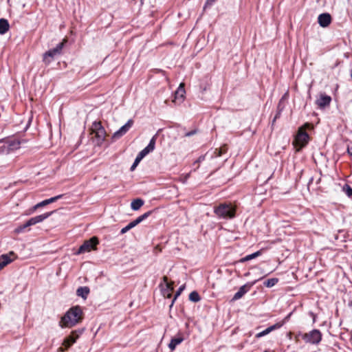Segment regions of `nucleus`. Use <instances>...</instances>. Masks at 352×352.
Listing matches in <instances>:
<instances>
[{
    "mask_svg": "<svg viewBox=\"0 0 352 352\" xmlns=\"http://www.w3.org/2000/svg\"><path fill=\"white\" fill-rule=\"evenodd\" d=\"M83 318V313L80 306L72 307L61 317L59 326L61 328H72L77 324L80 323Z\"/></svg>",
    "mask_w": 352,
    "mask_h": 352,
    "instance_id": "obj_1",
    "label": "nucleus"
},
{
    "mask_svg": "<svg viewBox=\"0 0 352 352\" xmlns=\"http://www.w3.org/2000/svg\"><path fill=\"white\" fill-rule=\"evenodd\" d=\"M214 212L219 219H231L235 217L236 207L232 203H221L214 208Z\"/></svg>",
    "mask_w": 352,
    "mask_h": 352,
    "instance_id": "obj_2",
    "label": "nucleus"
},
{
    "mask_svg": "<svg viewBox=\"0 0 352 352\" xmlns=\"http://www.w3.org/2000/svg\"><path fill=\"white\" fill-rule=\"evenodd\" d=\"M66 42L67 40L64 39L62 42L59 43L55 47L45 52L43 54L44 63L48 65L53 60L54 57L60 55Z\"/></svg>",
    "mask_w": 352,
    "mask_h": 352,
    "instance_id": "obj_3",
    "label": "nucleus"
},
{
    "mask_svg": "<svg viewBox=\"0 0 352 352\" xmlns=\"http://www.w3.org/2000/svg\"><path fill=\"white\" fill-rule=\"evenodd\" d=\"M98 239L96 236H93L89 240H86L79 247L78 250L74 253L75 255H80L86 252H89L93 250L96 249V246L98 244Z\"/></svg>",
    "mask_w": 352,
    "mask_h": 352,
    "instance_id": "obj_4",
    "label": "nucleus"
},
{
    "mask_svg": "<svg viewBox=\"0 0 352 352\" xmlns=\"http://www.w3.org/2000/svg\"><path fill=\"white\" fill-rule=\"evenodd\" d=\"M309 141V134L302 130L300 127L299 128L297 134L294 138V144L298 146V151L305 146Z\"/></svg>",
    "mask_w": 352,
    "mask_h": 352,
    "instance_id": "obj_5",
    "label": "nucleus"
},
{
    "mask_svg": "<svg viewBox=\"0 0 352 352\" xmlns=\"http://www.w3.org/2000/svg\"><path fill=\"white\" fill-rule=\"evenodd\" d=\"M303 340L311 344H318L322 340V333L318 329H313L302 336Z\"/></svg>",
    "mask_w": 352,
    "mask_h": 352,
    "instance_id": "obj_6",
    "label": "nucleus"
},
{
    "mask_svg": "<svg viewBox=\"0 0 352 352\" xmlns=\"http://www.w3.org/2000/svg\"><path fill=\"white\" fill-rule=\"evenodd\" d=\"M92 133L95 135L98 143H102L105 139L106 132L100 122L95 121L91 126Z\"/></svg>",
    "mask_w": 352,
    "mask_h": 352,
    "instance_id": "obj_7",
    "label": "nucleus"
},
{
    "mask_svg": "<svg viewBox=\"0 0 352 352\" xmlns=\"http://www.w3.org/2000/svg\"><path fill=\"white\" fill-rule=\"evenodd\" d=\"M84 329H78L74 331H72L69 336H67L63 342V345L65 348L69 349L72 345H73L76 340L78 339L80 336L83 333Z\"/></svg>",
    "mask_w": 352,
    "mask_h": 352,
    "instance_id": "obj_8",
    "label": "nucleus"
},
{
    "mask_svg": "<svg viewBox=\"0 0 352 352\" xmlns=\"http://www.w3.org/2000/svg\"><path fill=\"white\" fill-rule=\"evenodd\" d=\"M256 283V280L249 282L241 286L237 292H236L232 298V300H237L241 298L247 292H248L252 287Z\"/></svg>",
    "mask_w": 352,
    "mask_h": 352,
    "instance_id": "obj_9",
    "label": "nucleus"
},
{
    "mask_svg": "<svg viewBox=\"0 0 352 352\" xmlns=\"http://www.w3.org/2000/svg\"><path fill=\"white\" fill-rule=\"evenodd\" d=\"M133 124V120L132 119L129 120L125 124L121 126L118 131H116L113 133V138L115 139L120 138L129 131V129L132 127Z\"/></svg>",
    "mask_w": 352,
    "mask_h": 352,
    "instance_id": "obj_10",
    "label": "nucleus"
},
{
    "mask_svg": "<svg viewBox=\"0 0 352 352\" xmlns=\"http://www.w3.org/2000/svg\"><path fill=\"white\" fill-rule=\"evenodd\" d=\"M185 94L186 91L184 89V83H181L175 92L174 99L173 100V102H175V104H180L184 101Z\"/></svg>",
    "mask_w": 352,
    "mask_h": 352,
    "instance_id": "obj_11",
    "label": "nucleus"
},
{
    "mask_svg": "<svg viewBox=\"0 0 352 352\" xmlns=\"http://www.w3.org/2000/svg\"><path fill=\"white\" fill-rule=\"evenodd\" d=\"M56 212V210H53L51 212H45L44 214L32 217L29 219V223L31 226L36 225V223H41L50 217L52 214H54Z\"/></svg>",
    "mask_w": 352,
    "mask_h": 352,
    "instance_id": "obj_12",
    "label": "nucleus"
},
{
    "mask_svg": "<svg viewBox=\"0 0 352 352\" xmlns=\"http://www.w3.org/2000/svg\"><path fill=\"white\" fill-rule=\"evenodd\" d=\"M332 18L329 13L325 12L320 14L318 17V22L322 28L328 27L331 23Z\"/></svg>",
    "mask_w": 352,
    "mask_h": 352,
    "instance_id": "obj_13",
    "label": "nucleus"
},
{
    "mask_svg": "<svg viewBox=\"0 0 352 352\" xmlns=\"http://www.w3.org/2000/svg\"><path fill=\"white\" fill-rule=\"evenodd\" d=\"M331 101V96L326 94H321L320 98L316 100V103L320 109H324L330 104Z\"/></svg>",
    "mask_w": 352,
    "mask_h": 352,
    "instance_id": "obj_14",
    "label": "nucleus"
},
{
    "mask_svg": "<svg viewBox=\"0 0 352 352\" xmlns=\"http://www.w3.org/2000/svg\"><path fill=\"white\" fill-rule=\"evenodd\" d=\"M14 256L13 252H10L8 254H2L0 256V270L10 264L14 259L10 256Z\"/></svg>",
    "mask_w": 352,
    "mask_h": 352,
    "instance_id": "obj_15",
    "label": "nucleus"
},
{
    "mask_svg": "<svg viewBox=\"0 0 352 352\" xmlns=\"http://www.w3.org/2000/svg\"><path fill=\"white\" fill-rule=\"evenodd\" d=\"M163 280L165 283V288L162 289V294L164 297L169 298L172 296L173 287L171 284L168 282V278L166 276L163 277Z\"/></svg>",
    "mask_w": 352,
    "mask_h": 352,
    "instance_id": "obj_16",
    "label": "nucleus"
},
{
    "mask_svg": "<svg viewBox=\"0 0 352 352\" xmlns=\"http://www.w3.org/2000/svg\"><path fill=\"white\" fill-rule=\"evenodd\" d=\"M184 341V337L181 333H178L177 336L173 338L168 344V348L171 351H174L177 345Z\"/></svg>",
    "mask_w": 352,
    "mask_h": 352,
    "instance_id": "obj_17",
    "label": "nucleus"
},
{
    "mask_svg": "<svg viewBox=\"0 0 352 352\" xmlns=\"http://www.w3.org/2000/svg\"><path fill=\"white\" fill-rule=\"evenodd\" d=\"M282 325H283V324L276 323L274 325L270 326L267 328H266L265 330L258 333L256 335V338H259L263 336H265L269 334L272 331L279 329L280 327H281Z\"/></svg>",
    "mask_w": 352,
    "mask_h": 352,
    "instance_id": "obj_18",
    "label": "nucleus"
},
{
    "mask_svg": "<svg viewBox=\"0 0 352 352\" xmlns=\"http://www.w3.org/2000/svg\"><path fill=\"white\" fill-rule=\"evenodd\" d=\"M155 142H156V136L155 135L150 140L148 145L144 149L142 150V151L143 152V153L145 156L147 155L148 153H150L155 149Z\"/></svg>",
    "mask_w": 352,
    "mask_h": 352,
    "instance_id": "obj_19",
    "label": "nucleus"
},
{
    "mask_svg": "<svg viewBox=\"0 0 352 352\" xmlns=\"http://www.w3.org/2000/svg\"><path fill=\"white\" fill-rule=\"evenodd\" d=\"M155 142H156V136L155 135L150 140L148 145L144 149L142 150V151L143 152V153L145 156L147 155L148 153H150L155 149Z\"/></svg>",
    "mask_w": 352,
    "mask_h": 352,
    "instance_id": "obj_20",
    "label": "nucleus"
},
{
    "mask_svg": "<svg viewBox=\"0 0 352 352\" xmlns=\"http://www.w3.org/2000/svg\"><path fill=\"white\" fill-rule=\"evenodd\" d=\"M155 142H156V136L155 135L150 140L148 145L144 149L142 150V151L143 152V153L145 156L147 155L148 153H150L155 149Z\"/></svg>",
    "mask_w": 352,
    "mask_h": 352,
    "instance_id": "obj_21",
    "label": "nucleus"
},
{
    "mask_svg": "<svg viewBox=\"0 0 352 352\" xmlns=\"http://www.w3.org/2000/svg\"><path fill=\"white\" fill-rule=\"evenodd\" d=\"M6 144H8L10 152H12L20 148L21 142L17 139H10L6 140Z\"/></svg>",
    "mask_w": 352,
    "mask_h": 352,
    "instance_id": "obj_22",
    "label": "nucleus"
},
{
    "mask_svg": "<svg viewBox=\"0 0 352 352\" xmlns=\"http://www.w3.org/2000/svg\"><path fill=\"white\" fill-rule=\"evenodd\" d=\"M10 25L7 19H0V34H5L9 30Z\"/></svg>",
    "mask_w": 352,
    "mask_h": 352,
    "instance_id": "obj_23",
    "label": "nucleus"
},
{
    "mask_svg": "<svg viewBox=\"0 0 352 352\" xmlns=\"http://www.w3.org/2000/svg\"><path fill=\"white\" fill-rule=\"evenodd\" d=\"M144 204L143 199L140 198L135 199L131 203V208L133 210H138Z\"/></svg>",
    "mask_w": 352,
    "mask_h": 352,
    "instance_id": "obj_24",
    "label": "nucleus"
},
{
    "mask_svg": "<svg viewBox=\"0 0 352 352\" xmlns=\"http://www.w3.org/2000/svg\"><path fill=\"white\" fill-rule=\"evenodd\" d=\"M89 294V288L87 287H80L76 290V294L78 296L86 299L88 294Z\"/></svg>",
    "mask_w": 352,
    "mask_h": 352,
    "instance_id": "obj_25",
    "label": "nucleus"
},
{
    "mask_svg": "<svg viewBox=\"0 0 352 352\" xmlns=\"http://www.w3.org/2000/svg\"><path fill=\"white\" fill-rule=\"evenodd\" d=\"M63 196H64V195H58L57 196L51 197L50 199H45V200H43V201L40 202L41 206L42 207H44V206H47L48 204H50L52 203H54V202L58 201V199H61Z\"/></svg>",
    "mask_w": 352,
    "mask_h": 352,
    "instance_id": "obj_26",
    "label": "nucleus"
},
{
    "mask_svg": "<svg viewBox=\"0 0 352 352\" xmlns=\"http://www.w3.org/2000/svg\"><path fill=\"white\" fill-rule=\"evenodd\" d=\"M261 255V250H258L254 253H252L251 254H248L243 258H241L240 259V262L241 263H245V262H247L248 261H250L252 259H254L256 257H258V256Z\"/></svg>",
    "mask_w": 352,
    "mask_h": 352,
    "instance_id": "obj_27",
    "label": "nucleus"
},
{
    "mask_svg": "<svg viewBox=\"0 0 352 352\" xmlns=\"http://www.w3.org/2000/svg\"><path fill=\"white\" fill-rule=\"evenodd\" d=\"M151 213H152V211H148V212L144 213L143 214L139 216L137 219L133 220L132 222L136 226L137 225L140 223L142 221H143L144 220L147 219L151 215Z\"/></svg>",
    "mask_w": 352,
    "mask_h": 352,
    "instance_id": "obj_28",
    "label": "nucleus"
},
{
    "mask_svg": "<svg viewBox=\"0 0 352 352\" xmlns=\"http://www.w3.org/2000/svg\"><path fill=\"white\" fill-rule=\"evenodd\" d=\"M228 151V147L227 146L224 145L223 146L219 148H216L215 151H214V154L211 156V157H219L221 155H222L223 153H226Z\"/></svg>",
    "mask_w": 352,
    "mask_h": 352,
    "instance_id": "obj_29",
    "label": "nucleus"
},
{
    "mask_svg": "<svg viewBox=\"0 0 352 352\" xmlns=\"http://www.w3.org/2000/svg\"><path fill=\"white\" fill-rule=\"evenodd\" d=\"M29 223V220H28L25 223L19 226L17 228H15L14 232L19 234L25 232V230L28 228V227L31 226Z\"/></svg>",
    "mask_w": 352,
    "mask_h": 352,
    "instance_id": "obj_30",
    "label": "nucleus"
},
{
    "mask_svg": "<svg viewBox=\"0 0 352 352\" xmlns=\"http://www.w3.org/2000/svg\"><path fill=\"white\" fill-rule=\"evenodd\" d=\"M278 282V278H272L267 279L263 283L264 286L266 287H272L274 286Z\"/></svg>",
    "mask_w": 352,
    "mask_h": 352,
    "instance_id": "obj_31",
    "label": "nucleus"
},
{
    "mask_svg": "<svg viewBox=\"0 0 352 352\" xmlns=\"http://www.w3.org/2000/svg\"><path fill=\"white\" fill-rule=\"evenodd\" d=\"M189 300L192 302H197L201 300V298L197 292L193 291L189 295Z\"/></svg>",
    "mask_w": 352,
    "mask_h": 352,
    "instance_id": "obj_32",
    "label": "nucleus"
},
{
    "mask_svg": "<svg viewBox=\"0 0 352 352\" xmlns=\"http://www.w3.org/2000/svg\"><path fill=\"white\" fill-rule=\"evenodd\" d=\"M185 288V285H183L182 286H180L179 287V289L177 290V292H175V296H174V298L172 300V302H171V305H170V307L173 306V303L175 302V300L177 298V297H179L180 296V294H182V292H183V290Z\"/></svg>",
    "mask_w": 352,
    "mask_h": 352,
    "instance_id": "obj_33",
    "label": "nucleus"
},
{
    "mask_svg": "<svg viewBox=\"0 0 352 352\" xmlns=\"http://www.w3.org/2000/svg\"><path fill=\"white\" fill-rule=\"evenodd\" d=\"M342 190L349 197L352 199V188L349 185L344 184Z\"/></svg>",
    "mask_w": 352,
    "mask_h": 352,
    "instance_id": "obj_34",
    "label": "nucleus"
},
{
    "mask_svg": "<svg viewBox=\"0 0 352 352\" xmlns=\"http://www.w3.org/2000/svg\"><path fill=\"white\" fill-rule=\"evenodd\" d=\"M134 227H135V226L131 221L126 226L122 228V230H120V234H125L126 232H127L129 230H130L131 229H132Z\"/></svg>",
    "mask_w": 352,
    "mask_h": 352,
    "instance_id": "obj_35",
    "label": "nucleus"
},
{
    "mask_svg": "<svg viewBox=\"0 0 352 352\" xmlns=\"http://www.w3.org/2000/svg\"><path fill=\"white\" fill-rule=\"evenodd\" d=\"M11 153L9 148H8V144H6V141L5 142V144H3V146H0V153L1 154H8Z\"/></svg>",
    "mask_w": 352,
    "mask_h": 352,
    "instance_id": "obj_36",
    "label": "nucleus"
},
{
    "mask_svg": "<svg viewBox=\"0 0 352 352\" xmlns=\"http://www.w3.org/2000/svg\"><path fill=\"white\" fill-rule=\"evenodd\" d=\"M281 113H282L281 110L277 111V112H276L274 119L272 121V126L274 124V123L276 122V120L278 119L280 117Z\"/></svg>",
    "mask_w": 352,
    "mask_h": 352,
    "instance_id": "obj_37",
    "label": "nucleus"
},
{
    "mask_svg": "<svg viewBox=\"0 0 352 352\" xmlns=\"http://www.w3.org/2000/svg\"><path fill=\"white\" fill-rule=\"evenodd\" d=\"M206 155H202L199 156L197 158V160L194 162V164H199V163L204 162L205 160V159H206Z\"/></svg>",
    "mask_w": 352,
    "mask_h": 352,
    "instance_id": "obj_38",
    "label": "nucleus"
},
{
    "mask_svg": "<svg viewBox=\"0 0 352 352\" xmlns=\"http://www.w3.org/2000/svg\"><path fill=\"white\" fill-rule=\"evenodd\" d=\"M141 160H138V158L135 157V161L133 163L132 166H131V170H135V168H136V166L138 165V164L140 162Z\"/></svg>",
    "mask_w": 352,
    "mask_h": 352,
    "instance_id": "obj_39",
    "label": "nucleus"
},
{
    "mask_svg": "<svg viewBox=\"0 0 352 352\" xmlns=\"http://www.w3.org/2000/svg\"><path fill=\"white\" fill-rule=\"evenodd\" d=\"M197 133V130L193 129L188 132H186L184 135H185V137H190V136L195 135Z\"/></svg>",
    "mask_w": 352,
    "mask_h": 352,
    "instance_id": "obj_40",
    "label": "nucleus"
},
{
    "mask_svg": "<svg viewBox=\"0 0 352 352\" xmlns=\"http://www.w3.org/2000/svg\"><path fill=\"white\" fill-rule=\"evenodd\" d=\"M40 202L34 205L30 210V213H33L36 210H37L39 208H41Z\"/></svg>",
    "mask_w": 352,
    "mask_h": 352,
    "instance_id": "obj_41",
    "label": "nucleus"
},
{
    "mask_svg": "<svg viewBox=\"0 0 352 352\" xmlns=\"http://www.w3.org/2000/svg\"><path fill=\"white\" fill-rule=\"evenodd\" d=\"M347 153L352 155V141L349 142L347 144Z\"/></svg>",
    "mask_w": 352,
    "mask_h": 352,
    "instance_id": "obj_42",
    "label": "nucleus"
},
{
    "mask_svg": "<svg viewBox=\"0 0 352 352\" xmlns=\"http://www.w3.org/2000/svg\"><path fill=\"white\" fill-rule=\"evenodd\" d=\"M217 0H206L204 8H206L208 6H211Z\"/></svg>",
    "mask_w": 352,
    "mask_h": 352,
    "instance_id": "obj_43",
    "label": "nucleus"
},
{
    "mask_svg": "<svg viewBox=\"0 0 352 352\" xmlns=\"http://www.w3.org/2000/svg\"><path fill=\"white\" fill-rule=\"evenodd\" d=\"M283 97L279 101V102L278 104V107H277V111L281 110V112L283 111V108H284V107L282 105V100H283Z\"/></svg>",
    "mask_w": 352,
    "mask_h": 352,
    "instance_id": "obj_44",
    "label": "nucleus"
},
{
    "mask_svg": "<svg viewBox=\"0 0 352 352\" xmlns=\"http://www.w3.org/2000/svg\"><path fill=\"white\" fill-rule=\"evenodd\" d=\"M145 155H144L143 152L141 151L137 155L136 158H138L140 160H142Z\"/></svg>",
    "mask_w": 352,
    "mask_h": 352,
    "instance_id": "obj_45",
    "label": "nucleus"
},
{
    "mask_svg": "<svg viewBox=\"0 0 352 352\" xmlns=\"http://www.w3.org/2000/svg\"><path fill=\"white\" fill-rule=\"evenodd\" d=\"M292 314V312L289 313L284 319L283 322L281 323V324H283L284 322H285L286 321H287L289 320V318H290L291 315Z\"/></svg>",
    "mask_w": 352,
    "mask_h": 352,
    "instance_id": "obj_46",
    "label": "nucleus"
},
{
    "mask_svg": "<svg viewBox=\"0 0 352 352\" xmlns=\"http://www.w3.org/2000/svg\"><path fill=\"white\" fill-rule=\"evenodd\" d=\"M313 182V177H311V178L310 179L309 184H310V183H311V182Z\"/></svg>",
    "mask_w": 352,
    "mask_h": 352,
    "instance_id": "obj_47",
    "label": "nucleus"
},
{
    "mask_svg": "<svg viewBox=\"0 0 352 352\" xmlns=\"http://www.w3.org/2000/svg\"><path fill=\"white\" fill-rule=\"evenodd\" d=\"M351 79H352V69H351Z\"/></svg>",
    "mask_w": 352,
    "mask_h": 352,
    "instance_id": "obj_48",
    "label": "nucleus"
},
{
    "mask_svg": "<svg viewBox=\"0 0 352 352\" xmlns=\"http://www.w3.org/2000/svg\"><path fill=\"white\" fill-rule=\"evenodd\" d=\"M265 352H267V351H265Z\"/></svg>",
    "mask_w": 352,
    "mask_h": 352,
    "instance_id": "obj_49",
    "label": "nucleus"
}]
</instances>
